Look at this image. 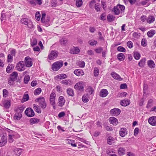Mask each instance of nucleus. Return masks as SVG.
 <instances>
[{
    "label": "nucleus",
    "mask_w": 156,
    "mask_h": 156,
    "mask_svg": "<svg viewBox=\"0 0 156 156\" xmlns=\"http://www.w3.org/2000/svg\"><path fill=\"white\" fill-rule=\"evenodd\" d=\"M30 79V77L29 75H26L24 79V82L25 84H27Z\"/></svg>",
    "instance_id": "48"
},
{
    "label": "nucleus",
    "mask_w": 156,
    "mask_h": 156,
    "mask_svg": "<svg viewBox=\"0 0 156 156\" xmlns=\"http://www.w3.org/2000/svg\"><path fill=\"white\" fill-rule=\"evenodd\" d=\"M85 85V83L83 81H80L76 83L74 86L75 89L79 90L80 91H83V90L84 86Z\"/></svg>",
    "instance_id": "7"
},
{
    "label": "nucleus",
    "mask_w": 156,
    "mask_h": 156,
    "mask_svg": "<svg viewBox=\"0 0 156 156\" xmlns=\"http://www.w3.org/2000/svg\"><path fill=\"white\" fill-rule=\"evenodd\" d=\"M117 58L120 61H122L124 60L125 57L123 54L122 53H120L118 55Z\"/></svg>",
    "instance_id": "32"
},
{
    "label": "nucleus",
    "mask_w": 156,
    "mask_h": 156,
    "mask_svg": "<svg viewBox=\"0 0 156 156\" xmlns=\"http://www.w3.org/2000/svg\"><path fill=\"white\" fill-rule=\"evenodd\" d=\"M89 100V98L88 94H84L82 97V100L84 102H88Z\"/></svg>",
    "instance_id": "29"
},
{
    "label": "nucleus",
    "mask_w": 156,
    "mask_h": 156,
    "mask_svg": "<svg viewBox=\"0 0 156 156\" xmlns=\"http://www.w3.org/2000/svg\"><path fill=\"white\" fill-rule=\"evenodd\" d=\"M20 22L22 24L27 25V27L30 28L34 27V25L32 21L28 18H22L20 20Z\"/></svg>",
    "instance_id": "4"
},
{
    "label": "nucleus",
    "mask_w": 156,
    "mask_h": 156,
    "mask_svg": "<svg viewBox=\"0 0 156 156\" xmlns=\"http://www.w3.org/2000/svg\"><path fill=\"white\" fill-rule=\"evenodd\" d=\"M108 92L106 89H102L100 92V95L102 97H106L108 94Z\"/></svg>",
    "instance_id": "20"
},
{
    "label": "nucleus",
    "mask_w": 156,
    "mask_h": 156,
    "mask_svg": "<svg viewBox=\"0 0 156 156\" xmlns=\"http://www.w3.org/2000/svg\"><path fill=\"white\" fill-rule=\"evenodd\" d=\"M127 46L130 48H132L133 47V44L132 41H129L127 43Z\"/></svg>",
    "instance_id": "61"
},
{
    "label": "nucleus",
    "mask_w": 156,
    "mask_h": 156,
    "mask_svg": "<svg viewBox=\"0 0 156 156\" xmlns=\"http://www.w3.org/2000/svg\"><path fill=\"white\" fill-rule=\"evenodd\" d=\"M140 33L138 32H134L133 34V36L135 38H138L140 36Z\"/></svg>",
    "instance_id": "50"
},
{
    "label": "nucleus",
    "mask_w": 156,
    "mask_h": 156,
    "mask_svg": "<svg viewBox=\"0 0 156 156\" xmlns=\"http://www.w3.org/2000/svg\"><path fill=\"white\" fill-rule=\"evenodd\" d=\"M153 99H149L147 102L146 106V108H151L153 105Z\"/></svg>",
    "instance_id": "35"
},
{
    "label": "nucleus",
    "mask_w": 156,
    "mask_h": 156,
    "mask_svg": "<svg viewBox=\"0 0 156 156\" xmlns=\"http://www.w3.org/2000/svg\"><path fill=\"white\" fill-rule=\"evenodd\" d=\"M18 77V73L17 72H14L12 73L10 75V76L9 78L14 80H17Z\"/></svg>",
    "instance_id": "27"
},
{
    "label": "nucleus",
    "mask_w": 156,
    "mask_h": 156,
    "mask_svg": "<svg viewBox=\"0 0 156 156\" xmlns=\"http://www.w3.org/2000/svg\"><path fill=\"white\" fill-rule=\"evenodd\" d=\"M115 17L112 15L109 14L108 15L107 19L108 21L112 22L114 20Z\"/></svg>",
    "instance_id": "39"
},
{
    "label": "nucleus",
    "mask_w": 156,
    "mask_h": 156,
    "mask_svg": "<svg viewBox=\"0 0 156 156\" xmlns=\"http://www.w3.org/2000/svg\"><path fill=\"white\" fill-rule=\"evenodd\" d=\"M3 104L4 107L5 108H9L11 106V101L10 100H5L3 102Z\"/></svg>",
    "instance_id": "24"
},
{
    "label": "nucleus",
    "mask_w": 156,
    "mask_h": 156,
    "mask_svg": "<svg viewBox=\"0 0 156 156\" xmlns=\"http://www.w3.org/2000/svg\"><path fill=\"white\" fill-rule=\"evenodd\" d=\"M103 50L102 48L101 47H99L95 49V51L96 53H100Z\"/></svg>",
    "instance_id": "64"
},
{
    "label": "nucleus",
    "mask_w": 156,
    "mask_h": 156,
    "mask_svg": "<svg viewBox=\"0 0 156 156\" xmlns=\"http://www.w3.org/2000/svg\"><path fill=\"white\" fill-rule=\"evenodd\" d=\"M148 123L152 126H156V116L150 117L148 119Z\"/></svg>",
    "instance_id": "13"
},
{
    "label": "nucleus",
    "mask_w": 156,
    "mask_h": 156,
    "mask_svg": "<svg viewBox=\"0 0 156 156\" xmlns=\"http://www.w3.org/2000/svg\"><path fill=\"white\" fill-rule=\"evenodd\" d=\"M25 65L26 67H30L32 66V59L29 57H26L25 58Z\"/></svg>",
    "instance_id": "9"
},
{
    "label": "nucleus",
    "mask_w": 156,
    "mask_h": 156,
    "mask_svg": "<svg viewBox=\"0 0 156 156\" xmlns=\"http://www.w3.org/2000/svg\"><path fill=\"white\" fill-rule=\"evenodd\" d=\"M117 50L119 51L122 52H125L126 51V50L125 49L121 46H119L117 48Z\"/></svg>",
    "instance_id": "53"
},
{
    "label": "nucleus",
    "mask_w": 156,
    "mask_h": 156,
    "mask_svg": "<svg viewBox=\"0 0 156 156\" xmlns=\"http://www.w3.org/2000/svg\"><path fill=\"white\" fill-rule=\"evenodd\" d=\"M26 67L24 62L23 61H20L17 64L16 68L18 71H22L25 69Z\"/></svg>",
    "instance_id": "6"
},
{
    "label": "nucleus",
    "mask_w": 156,
    "mask_h": 156,
    "mask_svg": "<svg viewBox=\"0 0 156 156\" xmlns=\"http://www.w3.org/2000/svg\"><path fill=\"white\" fill-rule=\"evenodd\" d=\"M130 103L129 100L125 99L120 101V105L123 106H126L129 105Z\"/></svg>",
    "instance_id": "21"
},
{
    "label": "nucleus",
    "mask_w": 156,
    "mask_h": 156,
    "mask_svg": "<svg viewBox=\"0 0 156 156\" xmlns=\"http://www.w3.org/2000/svg\"><path fill=\"white\" fill-rule=\"evenodd\" d=\"M37 43V39L35 38H33L31 40V44L32 46H35Z\"/></svg>",
    "instance_id": "44"
},
{
    "label": "nucleus",
    "mask_w": 156,
    "mask_h": 156,
    "mask_svg": "<svg viewBox=\"0 0 156 156\" xmlns=\"http://www.w3.org/2000/svg\"><path fill=\"white\" fill-rule=\"evenodd\" d=\"M155 33L154 30H151L147 33V35L149 37H152Z\"/></svg>",
    "instance_id": "41"
},
{
    "label": "nucleus",
    "mask_w": 156,
    "mask_h": 156,
    "mask_svg": "<svg viewBox=\"0 0 156 156\" xmlns=\"http://www.w3.org/2000/svg\"><path fill=\"white\" fill-rule=\"evenodd\" d=\"M87 92L88 93V95L92 94L93 93L94 90L92 88L89 87L87 90Z\"/></svg>",
    "instance_id": "45"
},
{
    "label": "nucleus",
    "mask_w": 156,
    "mask_h": 156,
    "mask_svg": "<svg viewBox=\"0 0 156 156\" xmlns=\"http://www.w3.org/2000/svg\"><path fill=\"white\" fill-rule=\"evenodd\" d=\"M33 106L34 109L36 112L39 113H41V109L37 105L34 104Z\"/></svg>",
    "instance_id": "38"
},
{
    "label": "nucleus",
    "mask_w": 156,
    "mask_h": 156,
    "mask_svg": "<svg viewBox=\"0 0 156 156\" xmlns=\"http://www.w3.org/2000/svg\"><path fill=\"white\" fill-rule=\"evenodd\" d=\"M115 142V139L111 136L109 137L107 139V142L108 144L111 145Z\"/></svg>",
    "instance_id": "28"
},
{
    "label": "nucleus",
    "mask_w": 156,
    "mask_h": 156,
    "mask_svg": "<svg viewBox=\"0 0 156 156\" xmlns=\"http://www.w3.org/2000/svg\"><path fill=\"white\" fill-rule=\"evenodd\" d=\"M39 122V120L37 118H31L30 120V122L31 125L37 123Z\"/></svg>",
    "instance_id": "33"
},
{
    "label": "nucleus",
    "mask_w": 156,
    "mask_h": 156,
    "mask_svg": "<svg viewBox=\"0 0 156 156\" xmlns=\"http://www.w3.org/2000/svg\"><path fill=\"white\" fill-rule=\"evenodd\" d=\"M60 43L61 44L64 45L67 42V40L65 38H62L60 40Z\"/></svg>",
    "instance_id": "59"
},
{
    "label": "nucleus",
    "mask_w": 156,
    "mask_h": 156,
    "mask_svg": "<svg viewBox=\"0 0 156 156\" xmlns=\"http://www.w3.org/2000/svg\"><path fill=\"white\" fill-rule=\"evenodd\" d=\"M74 73L77 76H82L84 74L83 71L79 69L75 70L74 71Z\"/></svg>",
    "instance_id": "19"
},
{
    "label": "nucleus",
    "mask_w": 156,
    "mask_h": 156,
    "mask_svg": "<svg viewBox=\"0 0 156 156\" xmlns=\"http://www.w3.org/2000/svg\"><path fill=\"white\" fill-rule=\"evenodd\" d=\"M106 14L105 13H103L101 16L100 19L102 20H104L106 19Z\"/></svg>",
    "instance_id": "63"
},
{
    "label": "nucleus",
    "mask_w": 156,
    "mask_h": 156,
    "mask_svg": "<svg viewBox=\"0 0 156 156\" xmlns=\"http://www.w3.org/2000/svg\"><path fill=\"white\" fill-rule=\"evenodd\" d=\"M99 73V69L97 67H95L94 68V75L95 76H97Z\"/></svg>",
    "instance_id": "46"
},
{
    "label": "nucleus",
    "mask_w": 156,
    "mask_h": 156,
    "mask_svg": "<svg viewBox=\"0 0 156 156\" xmlns=\"http://www.w3.org/2000/svg\"><path fill=\"white\" fill-rule=\"evenodd\" d=\"M88 43L91 45L94 46V45H96L97 44V41L94 40H92L89 41Z\"/></svg>",
    "instance_id": "54"
},
{
    "label": "nucleus",
    "mask_w": 156,
    "mask_h": 156,
    "mask_svg": "<svg viewBox=\"0 0 156 156\" xmlns=\"http://www.w3.org/2000/svg\"><path fill=\"white\" fill-rule=\"evenodd\" d=\"M125 149L123 147H120L119 149L118 152L120 155H123L125 154Z\"/></svg>",
    "instance_id": "30"
},
{
    "label": "nucleus",
    "mask_w": 156,
    "mask_h": 156,
    "mask_svg": "<svg viewBox=\"0 0 156 156\" xmlns=\"http://www.w3.org/2000/svg\"><path fill=\"white\" fill-rule=\"evenodd\" d=\"M67 143L69 144H71V146L73 147H76V145L75 143V141L73 140H67Z\"/></svg>",
    "instance_id": "40"
},
{
    "label": "nucleus",
    "mask_w": 156,
    "mask_h": 156,
    "mask_svg": "<svg viewBox=\"0 0 156 156\" xmlns=\"http://www.w3.org/2000/svg\"><path fill=\"white\" fill-rule=\"evenodd\" d=\"M111 75L112 77L115 79L118 80L119 81H121L122 80V78L120 76L115 72H112L111 73Z\"/></svg>",
    "instance_id": "16"
},
{
    "label": "nucleus",
    "mask_w": 156,
    "mask_h": 156,
    "mask_svg": "<svg viewBox=\"0 0 156 156\" xmlns=\"http://www.w3.org/2000/svg\"><path fill=\"white\" fill-rule=\"evenodd\" d=\"M15 81L12 80L10 78L8 80V83L10 85H13L15 84L14 82Z\"/></svg>",
    "instance_id": "58"
},
{
    "label": "nucleus",
    "mask_w": 156,
    "mask_h": 156,
    "mask_svg": "<svg viewBox=\"0 0 156 156\" xmlns=\"http://www.w3.org/2000/svg\"><path fill=\"white\" fill-rule=\"evenodd\" d=\"M121 110L117 108H114L110 111V113L112 115L117 116L121 112Z\"/></svg>",
    "instance_id": "10"
},
{
    "label": "nucleus",
    "mask_w": 156,
    "mask_h": 156,
    "mask_svg": "<svg viewBox=\"0 0 156 156\" xmlns=\"http://www.w3.org/2000/svg\"><path fill=\"white\" fill-rule=\"evenodd\" d=\"M41 89L40 88H38L36 89L34 91V94L35 95H37L39 94L41 92Z\"/></svg>",
    "instance_id": "51"
},
{
    "label": "nucleus",
    "mask_w": 156,
    "mask_h": 156,
    "mask_svg": "<svg viewBox=\"0 0 156 156\" xmlns=\"http://www.w3.org/2000/svg\"><path fill=\"white\" fill-rule=\"evenodd\" d=\"M67 77V76L65 74H60L57 75L55 77V80H62L66 78Z\"/></svg>",
    "instance_id": "18"
},
{
    "label": "nucleus",
    "mask_w": 156,
    "mask_h": 156,
    "mask_svg": "<svg viewBox=\"0 0 156 156\" xmlns=\"http://www.w3.org/2000/svg\"><path fill=\"white\" fill-rule=\"evenodd\" d=\"M35 17L36 19L38 21L40 20L41 14L39 12H36L35 14Z\"/></svg>",
    "instance_id": "56"
},
{
    "label": "nucleus",
    "mask_w": 156,
    "mask_h": 156,
    "mask_svg": "<svg viewBox=\"0 0 156 156\" xmlns=\"http://www.w3.org/2000/svg\"><path fill=\"white\" fill-rule=\"evenodd\" d=\"M58 55V53L56 51H51L48 55V58L50 60H53L56 58Z\"/></svg>",
    "instance_id": "8"
},
{
    "label": "nucleus",
    "mask_w": 156,
    "mask_h": 156,
    "mask_svg": "<svg viewBox=\"0 0 156 156\" xmlns=\"http://www.w3.org/2000/svg\"><path fill=\"white\" fill-rule=\"evenodd\" d=\"M134 57L136 60H139L140 57V55L139 52H134Z\"/></svg>",
    "instance_id": "42"
},
{
    "label": "nucleus",
    "mask_w": 156,
    "mask_h": 156,
    "mask_svg": "<svg viewBox=\"0 0 156 156\" xmlns=\"http://www.w3.org/2000/svg\"><path fill=\"white\" fill-rule=\"evenodd\" d=\"M3 97L6 98L8 95V91L5 89H3Z\"/></svg>",
    "instance_id": "55"
},
{
    "label": "nucleus",
    "mask_w": 156,
    "mask_h": 156,
    "mask_svg": "<svg viewBox=\"0 0 156 156\" xmlns=\"http://www.w3.org/2000/svg\"><path fill=\"white\" fill-rule=\"evenodd\" d=\"M26 115L28 117H31L34 115V113L31 108H27L25 111Z\"/></svg>",
    "instance_id": "11"
},
{
    "label": "nucleus",
    "mask_w": 156,
    "mask_h": 156,
    "mask_svg": "<svg viewBox=\"0 0 156 156\" xmlns=\"http://www.w3.org/2000/svg\"><path fill=\"white\" fill-rule=\"evenodd\" d=\"M45 16H46L45 13H43L42 14L41 21L42 23H44L45 22Z\"/></svg>",
    "instance_id": "60"
},
{
    "label": "nucleus",
    "mask_w": 156,
    "mask_h": 156,
    "mask_svg": "<svg viewBox=\"0 0 156 156\" xmlns=\"http://www.w3.org/2000/svg\"><path fill=\"white\" fill-rule=\"evenodd\" d=\"M96 1L95 0H91L89 4V7L90 8L93 9L94 8V5H95Z\"/></svg>",
    "instance_id": "47"
},
{
    "label": "nucleus",
    "mask_w": 156,
    "mask_h": 156,
    "mask_svg": "<svg viewBox=\"0 0 156 156\" xmlns=\"http://www.w3.org/2000/svg\"><path fill=\"white\" fill-rule=\"evenodd\" d=\"M13 56L11 54H9L8 55L7 61L8 62H11L12 61Z\"/></svg>",
    "instance_id": "57"
},
{
    "label": "nucleus",
    "mask_w": 156,
    "mask_h": 156,
    "mask_svg": "<svg viewBox=\"0 0 156 156\" xmlns=\"http://www.w3.org/2000/svg\"><path fill=\"white\" fill-rule=\"evenodd\" d=\"M141 20L143 22H147V17L146 16L143 15L140 17V18Z\"/></svg>",
    "instance_id": "49"
},
{
    "label": "nucleus",
    "mask_w": 156,
    "mask_h": 156,
    "mask_svg": "<svg viewBox=\"0 0 156 156\" xmlns=\"http://www.w3.org/2000/svg\"><path fill=\"white\" fill-rule=\"evenodd\" d=\"M155 18L154 16H149L147 17V23H153L155 21Z\"/></svg>",
    "instance_id": "26"
},
{
    "label": "nucleus",
    "mask_w": 156,
    "mask_h": 156,
    "mask_svg": "<svg viewBox=\"0 0 156 156\" xmlns=\"http://www.w3.org/2000/svg\"><path fill=\"white\" fill-rule=\"evenodd\" d=\"M35 101L39 103V106L42 109H44L46 108L47 104L44 97H42L37 98Z\"/></svg>",
    "instance_id": "5"
},
{
    "label": "nucleus",
    "mask_w": 156,
    "mask_h": 156,
    "mask_svg": "<svg viewBox=\"0 0 156 156\" xmlns=\"http://www.w3.org/2000/svg\"><path fill=\"white\" fill-rule=\"evenodd\" d=\"M125 9V7L124 5L118 4L114 7L112 11L115 15H118L120 13L123 12Z\"/></svg>",
    "instance_id": "2"
},
{
    "label": "nucleus",
    "mask_w": 156,
    "mask_h": 156,
    "mask_svg": "<svg viewBox=\"0 0 156 156\" xmlns=\"http://www.w3.org/2000/svg\"><path fill=\"white\" fill-rule=\"evenodd\" d=\"M61 83L63 84H64L67 85H71L72 83L71 81L69 80H64L62 81Z\"/></svg>",
    "instance_id": "31"
},
{
    "label": "nucleus",
    "mask_w": 156,
    "mask_h": 156,
    "mask_svg": "<svg viewBox=\"0 0 156 156\" xmlns=\"http://www.w3.org/2000/svg\"><path fill=\"white\" fill-rule=\"evenodd\" d=\"M83 4V1L82 0H76V6L79 7H81Z\"/></svg>",
    "instance_id": "43"
},
{
    "label": "nucleus",
    "mask_w": 156,
    "mask_h": 156,
    "mask_svg": "<svg viewBox=\"0 0 156 156\" xmlns=\"http://www.w3.org/2000/svg\"><path fill=\"white\" fill-rule=\"evenodd\" d=\"M146 59L145 58L142 59L138 63V65L140 67H143L144 66L145 62L146 61Z\"/></svg>",
    "instance_id": "34"
},
{
    "label": "nucleus",
    "mask_w": 156,
    "mask_h": 156,
    "mask_svg": "<svg viewBox=\"0 0 156 156\" xmlns=\"http://www.w3.org/2000/svg\"><path fill=\"white\" fill-rule=\"evenodd\" d=\"M63 65V62L62 61H59L54 63L51 67L52 69L55 71L58 70L60 68L62 67Z\"/></svg>",
    "instance_id": "3"
},
{
    "label": "nucleus",
    "mask_w": 156,
    "mask_h": 156,
    "mask_svg": "<svg viewBox=\"0 0 156 156\" xmlns=\"http://www.w3.org/2000/svg\"><path fill=\"white\" fill-rule=\"evenodd\" d=\"M56 95L54 92H52L50 94V103L52 105H55V99Z\"/></svg>",
    "instance_id": "12"
},
{
    "label": "nucleus",
    "mask_w": 156,
    "mask_h": 156,
    "mask_svg": "<svg viewBox=\"0 0 156 156\" xmlns=\"http://www.w3.org/2000/svg\"><path fill=\"white\" fill-rule=\"evenodd\" d=\"M67 93L69 96H73L74 95L73 90V89L71 88H69L67 89Z\"/></svg>",
    "instance_id": "37"
},
{
    "label": "nucleus",
    "mask_w": 156,
    "mask_h": 156,
    "mask_svg": "<svg viewBox=\"0 0 156 156\" xmlns=\"http://www.w3.org/2000/svg\"><path fill=\"white\" fill-rule=\"evenodd\" d=\"M119 133L121 136L124 137L127 134L126 129L125 128H121L119 131Z\"/></svg>",
    "instance_id": "17"
},
{
    "label": "nucleus",
    "mask_w": 156,
    "mask_h": 156,
    "mask_svg": "<svg viewBox=\"0 0 156 156\" xmlns=\"http://www.w3.org/2000/svg\"><path fill=\"white\" fill-rule=\"evenodd\" d=\"M24 108L23 107H18L15 110L16 113H15L14 118L16 120H19L22 117V113L23 112Z\"/></svg>",
    "instance_id": "1"
},
{
    "label": "nucleus",
    "mask_w": 156,
    "mask_h": 156,
    "mask_svg": "<svg viewBox=\"0 0 156 156\" xmlns=\"http://www.w3.org/2000/svg\"><path fill=\"white\" fill-rule=\"evenodd\" d=\"M147 41L146 39L145 38L142 39L141 41V45L144 47H145L147 45Z\"/></svg>",
    "instance_id": "52"
},
{
    "label": "nucleus",
    "mask_w": 156,
    "mask_h": 156,
    "mask_svg": "<svg viewBox=\"0 0 156 156\" xmlns=\"http://www.w3.org/2000/svg\"><path fill=\"white\" fill-rule=\"evenodd\" d=\"M94 8L97 12L100 11V6L98 4H95L94 5Z\"/></svg>",
    "instance_id": "62"
},
{
    "label": "nucleus",
    "mask_w": 156,
    "mask_h": 156,
    "mask_svg": "<svg viewBox=\"0 0 156 156\" xmlns=\"http://www.w3.org/2000/svg\"><path fill=\"white\" fill-rule=\"evenodd\" d=\"M65 102L64 97L63 96H60L58 99L59 105L61 107H62Z\"/></svg>",
    "instance_id": "23"
},
{
    "label": "nucleus",
    "mask_w": 156,
    "mask_h": 156,
    "mask_svg": "<svg viewBox=\"0 0 156 156\" xmlns=\"http://www.w3.org/2000/svg\"><path fill=\"white\" fill-rule=\"evenodd\" d=\"M80 49L77 47H73L70 50L71 53L73 54H77L80 51Z\"/></svg>",
    "instance_id": "22"
},
{
    "label": "nucleus",
    "mask_w": 156,
    "mask_h": 156,
    "mask_svg": "<svg viewBox=\"0 0 156 156\" xmlns=\"http://www.w3.org/2000/svg\"><path fill=\"white\" fill-rule=\"evenodd\" d=\"M1 140L0 142V147L4 145L7 143V140L5 135H1Z\"/></svg>",
    "instance_id": "15"
},
{
    "label": "nucleus",
    "mask_w": 156,
    "mask_h": 156,
    "mask_svg": "<svg viewBox=\"0 0 156 156\" xmlns=\"http://www.w3.org/2000/svg\"><path fill=\"white\" fill-rule=\"evenodd\" d=\"M108 120L110 124L113 125L114 126H116L118 123V119L113 117H110L108 119Z\"/></svg>",
    "instance_id": "14"
},
{
    "label": "nucleus",
    "mask_w": 156,
    "mask_h": 156,
    "mask_svg": "<svg viewBox=\"0 0 156 156\" xmlns=\"http://www.w3.org/2000/svg\"><path fill=\"white\" fill-rule=\"evenodd\" d=\"M76 64L80 68H83L85 66V63L83 61H77Z\"/></svg>",
    "instance_id": "36"
},
{
    "label": "nucleus",
    "mask_w": 156,
    "mask_h": 156,
    "mask_svg": "<svg viewBox=\"0 0 156 156\" xmlns=\"http://www.w3.org/2000/svg\"><path fill=\"white\" fill-rule=\"evenodd\" d=\"M148 66L151 68H154L155 66V65L154 62L152 60H148L147 62Z\"/></svg>",
    "instance_id": "25"
}]
</instances>
